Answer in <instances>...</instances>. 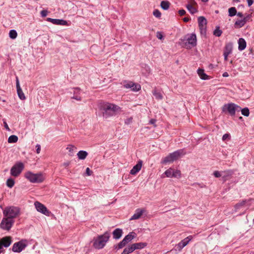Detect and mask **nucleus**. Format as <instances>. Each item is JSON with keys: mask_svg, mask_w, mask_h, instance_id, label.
<instances>
[{"mask_svg": "<svg viewBox=\"0 0 254 254\" xmlns=\"http://www.w3.org/2000/svg\"><path fill=\"white\" fill-rule=\"evenodd\" d=\"M24 168V165L21 162H17L10 169V175L14 177H18Z\"/></svg>", "mask_w": 254, "mask_h": 254, "instance_id": "nucleus-8", "label": "nucleus"}, {"mask_svg": "<svg viewBox=\"0 0 254 254\" xmlns=\"http://www.w3.org/2000/svg\"><path fill=\"white\" fill-rule=\"evenodd\" d=\"M14 185V181L13 179L9 178L6 181V185L10 188H11Z\"/></svg>", "mask_w": 254, "mask_h": 254, "instance_id": "nucleus-37", "label": "nucleus"}, {"mask_svg": "<svg viewBox=\"0 0 254 254\" xmlns=\"http://www.w3.org/2000/svg\"><path fill=\"white\" fill-rule=\"evenodd\" d=\"M198 23L201 32H205L207 24L206 19L203 16H200L198 18Z\"/></svg>", "mask_w": 254, "mask_h": 254, "instance_id": "nucleus-14", "label": "nucleus"}, {"mask_svg": "<svg viewBox=\"0 0 254 254\" xmlns=\"http://www.w3.org/2000/svg\"><path fill=\"white\" fill-rule=\"evenodd\" d=\"M24 177L32 183H41L45 179L44 174L42 173L34 174L30 171L26 172Z\"/></svg>", "mask_w": 254, "mask_h": 254, "instance_id": "nucleus-4", "label": "nucleus"}, {"mask_svg": "<svg viewBox=\"0 0 254 254\" xmlns=\"http://www.w3.org/2000/svg\"><path fill=\"white\" fill-rule=\"evenodd\" d=\"M77 157L80 160L85 159L88 155V153L86 151H79L77 154Z\"/></svg>", "mask_w": 254, "mask_h": 254, "instance_id": "nucleus-28", "label": "nucleus"}, {"mask_svg": "<svg viewBox=\"0 0 254 254\" xmlns=\"http://www.w3.org/2000/svg\"><path fill=\"white\" fill-rule=\"evenodd\" d=\"M230 135L229 133H225L222 136V140L225 141L226 140H230Z\"/></svg>", "mask_w": 254, "mask_h": 254, "instance_id": "nucleus-43", "label": "nucleus"}, {"mask_svg": "<svg viewBox=\"0 0 254 254\" xmlns=\"http://www.w3.org/2000/svg\"><path fill=\"white\" fill-rule=\"evenodd\" d=\"M124 88L130 89L134 92L138 91L141 89V86L139 84L135 83L132 81H125L123 85Z\"/></svg>", "mask_w": 254, "mask_h": 254, "instance_id": "nucleus-11", "label": "nucleus"}, {"mask_svg": "<svg viewBox=\"0 0 254 254\" xmlns=\"http://www.w3.org/2000/svg\"><path fill=\"white\" fill-rule=\"evenodd\" d=\"M3 217L0 223V228L3 230L9 231L14 223V219L20 214V210L18 207L8 206L2 208Z\"/></svg>", "mask_w": 254, "mask_h": 254, "instance_id": "nucleus-1", "label": "nucleus"}, {"mask_svg": "<svg viewBox=\"0 0 254 254\" xmlns=\"http://www.w3.org/2000/svg\"><path fill=\"white\" fill-rule=\"evenodd\" d=\"M9 36L12 39H15L17 36V33L16 30H11L9 33Z\"/></svg>", "mask_w": 254, "mask_h": 254, "instance_id": "nucleus-35", "label": "nucleus"}, {"mask_svg": "<svg viewBox=\"0 0 254 254\" xmlns=\"http://www.w3.org/2000/svg\"><path fill=\"white\" fill-rule=\"evenodd\" d=\"M134 251V249L133 248V247L131 245L128 246L126 248L122 253L121 254H128L130 253H131Z\"/></svg>", "mask_w": 254, "mask_h": 254, "instance_id": "nucleus-30", "label": "nucleus"}, {"mask_svg": "<svg viewBox=\"0 0 254 254\" xmlns=\"http://www.w3.org/2000/svg\"><path fill=\"white\" fill-rule=\"evenodd\" d=\"M146 212V210L144 208H138L135 211V213L130 218V220H137L139 219L141 215Z\"/></svg>", "mask_w": 254, "mask_h": 254, "instance_id": "nucleus-17", "label": "nucleus"}, {"mask_svg": "<svg viewBox=\"0 0 254 254\" xmlns=\"http://www.w3.org/2000/svg\"><path fill=\"white\" fill-rule=\"evenodd\" d=\"M3 124H4V127L5 128V129L8 130V131H9L10 130V128H9L8 126V125L7 124V123H6V122H3Z\"/></svg>", "mask_w": 254, "mask_h": 254, "instance_id": "nucleus-52", "label": "nucleus"}, {"mask_svg": "<svg viewBox=\"0 0 254 254\" xmlns=\"http://www.w3.org/2000/svg\"><path fill=\"white\" fill-rule=\"evenodd\" d=\"M47 21L50 22L55 25H66V26L69 25L67 21H66V20H63V19H53L51 18H47Z\"/></svg>", "mask_w": 254, "mask_h": 254, "instance_id": "nucleus-16", "label": "nucleus"}, {"mask_svg": "<svg viewBox=\"0 0 254 254\" xmlns=\"http://www.w3.org/2000/svg\"><path fill=\"white\" fill-rule=\"evenodd\" d=\"M241 108L233 103L225 104L222 108V112L228 113L231 116L235 115L236 112H240Z\"/></svg>", "mask_w": 254, "mask_h": 254, "instance_id": "nucleus-5", "label": "nucleus"}, {"mask_svg": "<svg viewBox=\"0 0 254 254\" xmlns=\"http://www.w3.org/2000/svg\"><path fill=\"white\" fill-rule=\"evenodd\" d=\"M192 236H189L187 238H185L183 240H182L177 245V248L179 251H181L182 249L186 246L189 242L192 240Z\"/></svg>", "mask_w": 254, "mask_h": 254, "instance_id": "nucleus-15", "label": "nucleus"}, {"mask_svg": "<svg viewBox=\"0 0 254 254\" xmlns=\"http://www.w3.org/2000/svg\"><path fill=\"white\" fill-rule=\"evenodd\" d=\"M27 246L26 240H21L15 243L12 248V251L15 253H20Z\"/></svg>", "mask_w": 254, "mask_h": 254, "instance_id": "nucleus-10", "label": "nucleus"}, {"mask_svg": "<svg viewBox=\"0 0 254 254\" xmlns=\"http://www.w3.org/2000/svg\"><path fill=\"white\" fill-rule=\"evenodd\" d=\"M69 164V162H65V163H64L63 165L65 167H67Z\"/></svg>", "mask_w": 254, "mask_h": 254, "instance_id": "nucleus-58", "label": "nucleus"}, {"mask_svg": "<svg viewBox=\"0 0 254 254\" xmlns=\"http://www.w3.org/2000/svg\"><path fill=\"white\" fill-rule=\"evenodd\" d=\"M134 251L135 250L141 249L147 246L146 243H138L132 244Z\"/></svg>", "mask_w": 254, "mask_h": 254, "instance_id": "nucleus-25", "label": "nucleus"}, {"mask_svg": "<svg viewBox=\"0 0 254 254\" xmlns=\"http://www.w3.org/2000/svg\"><path fill=\"white\" fill-rule=\"evenodd\" d=\"M250 17V15L248 14L246 16L244 17L242 19L238 20L235 23V26L237 28L242 27L246 24L247 19Z\"/></svg>", "mask_w": 254, "mask_h": 254, "instance_id": "nucleus-21", "label": "nucleus"}, {"mask_svg": "<svg viewBox=\"0 0 254 254\" xmlns=\"http://www.w3.org/2000/svg\"><path fill=\"white\" fill-rule=\"evenodd\" d=\"M12 242L10 237H5L0 240V253L4 252L3 247L5 248L8 247Z\"/></svg>", "mask_w": 254, "mask_h": 254, "instance_id": "nucleus-13", "label": "nucleus"}, {"mask_svg": "<svg viewBox=\"0 0 254 254\" xmlns=\"http://www.w3.org/2000/svg\"><path fill=\"white\" fill-rule=\"evenodd\" d=\"M80 92V89L79 88H75L74 89V94H77L79 93Z\"/></svg>", "mask_w": 254, "mask_h": 254, "instance_id": "nucleus-48", "label": "nucleus"}, {"mask_svg": "<svg viewBox=\"0 0 254 254\" xmlns=\"http://www.w3.org/2000/svg\"><path fill=\"white\" fill-rule=\"evenodd\" d=\"M246 202V200H243L242 201L236 204L235 205L236 209H240L241 207L243 206L245 204Z\"/></svg>", "mask_w": 254, "mask_h": 254, "instance_id": "nucleus-41", "label": "nucleus"}, {"mask_svg": "<svg viewBox=\"0 0 254 254\" xmlns=\"http://www.w3.org/2000/svg\"><path fill=\"white\" fill-rule=\"evenodd\" d=\"M100 109L103 116L106 118L115 116L121 111V108L119 106L108 102L102 104Z\"/></svg>", "mask_w": 254, "mask_h": 254, "instance_id": "nucleus-2", "label": "nucleus"}, {"mask_svg": "<svg viewBox=\"0 0 254 254\" xmlns=\"http://www.w3.org/2000/svg\"><path fill=\"white\" fill-rule=\"evenodd\" d=\"M222 173H226V172H220L218 171H215L213 172V175L216 178H219L222 176ZM230 171H227V174L229 175L230 174Z\"/></svg>", "mask_w": 254, "mask_h": 254, "instance_id": "nucleus-36", "label": "nucleus"}, {"mask_svg": "<svg viewBox=\"0 0 254 254\" xmlns=\"http://www.w3.org/2000/svg\"><path fill=\"white\" fill-rule=\"evenodd\" d=\"M75 147L74 146L72 145H68L66 147V149L71 153L69 154V155L72 156L73 151H74Z\"/></svg>", "mask_w": 254, "mask_h": 254, "instance_id": "nucleus-40", "label": "nucleus"}, {"mask_svg": "<svg viewBox=\"0 0 254 254\" xmlns=\"http://www.w3.org/2000/svg\"><path fill=\"white\" fill-rule=\"evenodd\" d=\"M36 152L37 154H39L41 151V146L40 144H37L36 145Z\"/></svg>", "mask_w": 254, "mask_h": 254, "instance_id": "nucleus-47", "label": "nucleus"}, {"mask_svg": "<svg viewBox=\"0 0 254 254\" xmlns=\"http://www.w3.org/2000/svg\"><path fill=\"white\" fill-rule=\"evenodd\" d=\"M229 16L232 17L236 15L237 10L235 7H232L228 9Z\"/></svg>", "mask_w": 254, "mask_h": 254, "instance_id": "nucleus-33", "label": "nucleus"}, {"mask_svg": "<svg viewBox=\"0 0 254 254\" xmlns=\"http://www.w3.org/2000/svg\"><path fill=\"white\" fill-rule=\"evenodd\" d=\"M34 205L35 206L36 210L38 212H39L47 216H49L50 215L51 212L42 203H41L38 201H36L34 203Z\"/></svg>", "mask_w": 254, "mask_h": 254, "instance_id": "nucleus-12", "label": "nucleus"}, {"mask_svg": "<svg viewBox=\"0 0 254 254\" xmlns=\"http://www.w3.org/2000/svg\"><path fill=\"white\" fill-rule=\"evenodd\" d=\"M190 20V19L188 17H185L183 18V20L185 22H188Z\"/></svg>", "mask_w": 254, "mask_h": 254, "instance_id": "nucleus-56", "label": "nucleus"}, {"mask_svg": "<svg viewBox=\"0 0 254 254\" xmlns=\"http://www.w3.org/2000/svg\"><path fill=\"white\" fill-rule=\"evenodd\" d=\"M160 6L164 10H167L169 8L170 3L168 1L163 0L161 1Z\"/></svg>", "mask_w": 254, "mask_h": 254, "instance_id": "nucleus-31", "label": "nucleus"}, {"mask_svg": "<svg viewBox=\"0 0 254 254\" xmlns=\"http://www.w3.org/2000/svg\"><path fill=\"white\" fill-rule=\"evenodd\" d=\"M234 1H237V2H239L240 0H233Z\"/></svg>", "mask_w": 254, "mask_h": 254, "instance_id": "nucleus-60", "label": "nucleus"}, {"mask_svg": "<svg viewBox=\"0 0 254 254\" xmlns=\"http://www.w3.org/2000/svg\"><path fill=\"white\" fill-rule=\"evenodd\" d=\"M16 90H17V93L18 94V96L19 98L21 100H25V96L23 92L22 89L20 87L19 81L18 77H16Z\"/></svg>", "mask_w": 254, "mask_h": 254, "instance_id": "nucleus-18", "label": "nucleus"}, {"mask_svg": "<svg viewBox=\"0 0 254 254\" xmlns=\"http://www.w3.org/2000/svg\"><path fill=\"white\" fill-rule=\"evenodd\" d=\"M239 119H240V120L242 119V117H240L239 118Z\"/></svg>", "mask_w": 254, "mask_h": 254, "instance_id": "nucleus-61", "label": "nucleus"}, {"mask_svg": "<svg viewBox=\"0 0 254 254\" xmlns=\"http://www.w3.org/2000/svg\"><path fill=\"white\" fill-rule=\"evenodd\" d=\"M238 49L240 51L244 50L246 47V42L243 38H240L238 40Z\"/></svg>", "mask_w": 254, "mask_h": 254, "instance_id": "nucleus-24", "label": "nucleus"}, {"mask_svg": "<svg viewBox=\"0 0 254 254\" xmlns=\"http://www.w3.org/2000/svg\"><path fill=\"white\" fill-rule=\"evenodd\" d=\"M156 36L157 38L160 40H162L163 39V36L161 32H157L156 33Z\"/></svg>", "mask_w": 254, "mask_h": 254, "instance_id": "nucleus-45", "label": "nucleus"}, {"mask_svg": "<svg viewBox=\"0 0 254 254\" xmlns=\"http://www.w3.org/2000/svg\"><path fill=\"white\" fill-rule=\"evenodd\" d=\"M155 122H156V120L154 119H151L149 122L150 124H152V125H155Z\"/></svg>", "mask_w": 254, "mask_h": 254, "instance_id": "nucleus-55", "label": "nucleus"}, {"mask_svg": "<svg viewBox=\"0 0 254 254\" xmlns=\"http://www.w3.org/2000/svg\"><path fill=\"white\" fill-rule=\"evenodd\" d=\"M132 118H129L125 120V123L126 125H129L132 122Z\"/></svg>", "mask_w": 254, "mask_h": 254, "instance_id": "nucleus-46", "label": "nucleus"}, {"mask_svg": "<svg viewBox=\"0 0 254 254\" xmlns=\"http://www.w3.org/2000/svg\"><path fill=\"white\" fill-rule=\"evenodd\" d=\"M196 4L194 0H191L190 3L187 5L186 7L191 14H194L197 12L196 9L194 7V5Z\"/></svg>", "mask_w": 254, "mask_h": 254, "instance_id": "nucleus-22", "label": "nucleus"}, {"mask_svg": "<svg viewBox=\"0 0 254 254\" xmlns=\"http://www.w3.org/2000/svg\"><path fill=\"white\" fill-rule=\"evenodd\" d=\"M142 166V161L139 160L137 163L132 168L130 171V174L133 175H135L141 169Z\"/></svg>", "mask_w": 254, "mask_h": 254, "instance_id": "nucleus-20", "label": "nucleus"}, {"mask_svg": "<svg viewBox=\"0 0 254 254\" xmlns=\"http://www.w3.org/2000/svg\"><path fill=\"white\" fill-rule=\"evenodd\" d=\"M184 154V153L183 150H179L175 151L164 158L161 161V163L167 164L172 163L179 159L181 156L183 155Z\"/></svg>", "mask_w": 254, "mask_h": 254, "instance_id": "nucleus-7", "label": "nucleus"}, {"mask_svg": "<svg viewBox=\"0 0 254 254\" xmlns=\"http://www.w3.org/2000/svg\"><path fill=\"white\" fill-rule=\"evenodd\" d=\"M123 231L122 229L119 228L116 229L113 232V238L115 239H119L122 236Z\"/></svg>", "mask_w": 254, "mask_h": 254, "instance_id": "nucleus-23", "label": "nucleus"}, {"mask_svg": "<svg viewBox=\"0 0 254 254\" xmlns=\"http://www.w3.org/2000/svg\"><path fill=\"white\" fill-rule=\"evenodd\" d=\"M136 237V234L133 232H130L128 235H127V236H126L125 237V239H126V240L129 243L130 242H131L135 237Z\"/></svg>", "mask_w": 254, "mask_h": 254, "instance_id": "nucleus-29", "label": "nucleus"}, {"mask_svg": "<svg viewBox=\"0 0 254 254\" xmlns=\"http://www.w3.org/2000/svg\"><path fill=\"white\" fill-rule=\"evenodd\" d=\"M48 11L47 10H43L41 11V15L43 17H46L48 14Z\"/></svg>", "mask_w": 254, "mask_h": 254, "instance_id": "nucleus-44", "label": "nucleus"}, {"mask_svg": "<svg viewBox=\"0 0 254 254\" xmlns=\"http://www.w3.org/2000/svg\"><path fill=\"white\" fill-rule=\"evenodd\" d=\"M236 14L240 17L243 18L244 17V15L242 12H239L238 13H237Z\"/></svg>", "mask_w": 254, "mask_h": 254, "instance_id": "nucleus-54", "label": "nucleus"}, {"mask_svg": "<svg viewBox=\"0 0 254 254\" xmlns=\"http://www.w3.org/2000/svg\"><path fill=\"white\" fill-rule=\"evenodd\" d=\"M209 0H201V1H202L203 2H207Z\"/></svg>", "mask_w": 254, "mask_h": 254, "instance_id": "nucleus-59", "label": "nucleus"}, {"mask_svg": "<svg viewBox=\"0 0 254 254\" xmlns=\"http://www.w3.org/2000/svg\"><path fill=\"white\" fill-rule=\"evenodd\" d=\"M166 177L180 179L181 178V171L173 168H170L164 173Z\"/></svg>", "mask_w": 254, "mask_h": 254, "instance_id": "nucleus-9", "label": "nucleus"}, {"mask_svg": "<svg viewBox=\"0 0 254 254\" xmlns=\"http://www.w3.org/2000/svg\"><path fill=\"white\" fill-rule=\"evenodd\" d=\"M247 1L249 6H251L254 2V0H247Z\"/></svg>", "mask_w": 254, "mask_h": 254, "instance_id": "nucleus-53", "label": "nucleus"}, {"mask_svg": "<svg viewBox=\"0 0 254 254\" xmlns=\"http://www.w3.org/2000/svg\"><path fill=\"white\" fill-rule=\"evenodd\" d=\"M153 95L155 97L156 99L158 100H161L163 98V96L160 92L154 90L152 92Z\"/></svg>", "mask_w": 254, "mask_h": 254, "instance_id": "nucleus-34", "label": "nucleus"}, {"mask_svg": "<svg viewBox=\"0 0 254 254\" xmlns=\"http://www.w3.org/2000/svg\"><path fill=\"white\" fill-rule=\"evenodd\" d=\"M242 114L245 116L248 117L250 114L249 110L248 108H245L243 109H241Z\"/></svg>", "mask_w": 254, "mask_h": 254, "instance_id": "nucleus-38", "label": "nucleus"}, {"mask_svg": "<svg viewBox=\"0 0 254 254\" xmlns=\"http://www.w3.org/2000/svg\"><path fill=\"white\" fill-rule=\"evenodd\" d=\"M128 242L126 240V239L124 238L123 240L120 242L118 245L115 246V248L117 250L121 249L125 247Z\"/></svg>", "mask_w": 254, "mask_h": 254, "instance_id": "nucleus-27", "label": "nucleus"}, {"mask_svg": "<svg viewBox=\"0 0 254 254\" xmlns=\"http://www.w3.org/2000/svg\"><path fill=\"white\" fill-rule=\"evenodd\" d=\"M232 44L229 43L226 45L224 51V57L225 61H227L228 56L232 53Z\"/></svg>", "mask_w": 254, "mask_h": 254, "instance_id": "nucleus-19", "label": "nucleus"}, {"mask_svg": "<svg viewBox=\"0 0 254 254\" xmlns=\"http://www.w3.org/2000/svg\"><path fill=\"white\" fill-rule=\"evenodd\" d=\"M18 137L15 135H10L8 138V142L9 143H16L18 141Z\"/></svg>", "mask_w": 254, "mask_h": 254, "instance_id": "nucleus-32", "label": "nucleus"}, {"mask_svg": "<svg viewBox=\"0 0 254 254\" xmlns=\"http://www.w3.org/2000/svg\"><path fill=\"white\" fill-rule=\"evenodd\" d=\"M184 47L187 49H191L196 45V36L194 33L186 35L183 40Z\"/></svg>", "mask_w": 254, "mask_h": 254, "instance_id": "nucleus-6", "label": "nucleus"}, {"mask_svg": "<svg viewBox=\"0 0 254 254\" xmlns=\"http://www.w3.org/2000/svg\"><path fill=\"white\" fill-rule=\"evenodd\" d=\"M153 15L156 17L160 18L161 17V13L159 10L155 9L153 11Z\"/></svg>", "mask_w": 254, "mask_h": 254, "instance_id": "nucleus-42", "label": "nucleus"}, {"mask_svg": "<svg viewBox=\"0 0 254 254\" xmlns=\"http://www.w3.org/2000/svg\"><path fill=\"white\" fill-rule=\"evenodd\" d=\"M222 31L220 29L219 27H217L213 32V34L217 37H219L222 34Z\"/></svg>", "mask_w": 254, "mask_h": 254, "instance_id": "nucleus-39", "label": "nucleus"}, {"mask_svg": "<svg viewBox=\"0 0 254 254\" xmlns=\"http://www.w3.org/2000/svg\"><path fill=\"white\" fill-rule=\"evenodd\" d=\"M73 99H74L76 100L79 101L81 100L80 97L78 96L77 95L74 94L73 96L72 97Z\"/></svg>", "mask_w": 254, "mask_h": 254, "instance_id": "nucleus-49", "label": "nucleus"}, {"mask_svg": "<svg viewBox=\"0 0 254 254\" xmlns=\"http://www.w3.org/2000/svg\"><path fill=\"white\" fill-rule=\"evenodd\" d=\"M110 238V234L108 232H105L102 235L94 237L92 241L93 247L97 250L102 249L109 241Z\"/></svg>", "mask_w": 254, "mask_h": 254, "instance_id": "nucleus-3", "label": "nucleus"}, {"mask_svg": "<svg viewBox=\"0 0 254 254\" xmlns=\"http://www.w3.org/2000/svg\"><path fill=\"white\" fill-rule=\"evenodd\" d=\"M197 73L201 79L206 80L209 79L208 76L204 73V71L202 69H198Z\"/></svg>", "mask_w": 254, "mask_h": 254, "instance_id": "nucleus-26", "label": "nucleus"}, {"mask_svg": "<svg viewBox=\"0 0 254 254\" xmlns=\"http://www.w3.org/2000/svg\"><path fill=\"white\" fill-rule=\"evenodd\" d=\"M86 174L87 176H90L91 175V171L89 168H86Z\"/></svg>", "mask_w": 254, "mask_h": 254, "instance_id": "nucleus-50", "label": "nucleus"}, {"mask_svg": "<svg viewBox=\"0 0 254 254\" xmlns=\"http://www.w3.org/2000/svg\"><path fill=\"white\" fill-rule=\"evenodd\" d=\"M223 77H228L229 76V74L227 72H225L223 73Z\"/></svg>", "mask_w": 254, "mask_h": 254, "instance_id": "nucleus-57", "label": "nucleus"}, {"mask_svg": "<svg viewBox=\"0 0 254 254\" xmlns=\"http://www.w3.org/2000/svg\"><path fill=\"white\" fill-rule=\"evenodd\" d=\"M179 13L181 16L184 15L186 13V11L184 9H181L179 11Z\"/></svg>", "mask_w": 254, "mask_h": 254, "instance_id": "nucleus-51", "label": "nucleus"}]
</instances>
